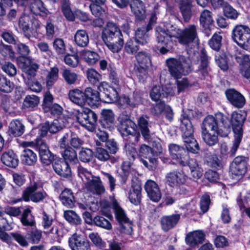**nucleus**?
Wrapping results in <instances>:
<instances>
[{
  "label": "nucleus",
  "instance_id": "f257e3e1",
  "mask_svg": "<svg viewBox=\"0 0 250 250\" xmlns=\"http://www.w3.org/2000/svg\"><path fill=\"white\" fill-rule=\"evenodd\" d=\"M156 36L158 43L162 45L159 52L163 55L172 51L177 41L183 45L199 41L197 26L194 24L189 25L183 29L171 26L166 30L158 26L156 28Z\"/></svg>",
  "mask_w": 250,
  "mask_h": 250
},
{
  "label": "nucleus",
  "instance_id": "f03ea898",
  "mask_svg": "<svg viewBox=\"0 0 250 250\" xmlns=\"http://www.w3.org/2000/svg\"><path fill=\"white\" fill-rule=\"evenodd\" d=\"M202 130L204 142L209 146H214L218 141V135L226 137L230 132L228 118L221 112L214 116H208L204 120Z\"/></svg>",
  "mask_w": 250,
  "mask_h": 250
},
{
  "label": "nucleus",
  "instance_id": "7ed1b4c3",
  "mask_svg": "<svg viewBox=\"0 0 250 250\" xmlns=\"http://www.w3.org/2000/svg\"><path fill=\"white\" fill-rule=\"evenodd\" d=\"M18 65L22 69L24 82L28 88L35 92H40L42 85L35 79L36 72L39 68L38 64L30 59L21 58L18 60Z\"/></svg>",
  "mask_w": 250,
  "mask_h": 250
},
{
  "label": "nucleus",
  "instance_id": "20e7f679",
  "mask_svg": "<svg viewBox=\"0 0 250 250\" xmlns=\"http://www.w3.org/2000/svg\"><path fill=\"white\" fill-rule=\"evenodd\" d=\"M180 127L183 133V139L187 150L193 153H197L199 147L196 140L193 138V125L187 114L183 113L180 117Z\"/></svg>",
  "mask_w": 250,
  "mask_h": 250
},
{
  "label": "nucleus",
  "instance_id": "39448f33",
  "mask_svg": "<svg viewBox=\"0 0 250 250\" xmlns=\"http://www.w3.org/2000/svg\"><path fill=\"white\" fill-rule=\"evenodd\" d=\"M166 62L170 75L175 79L188 75L191 70L190 60L184 56L170 58L167 59Z\"/></svg>",
  "mask_w": 250,
  "mask_h": 250
},
{
  "label": "nucleus",
  "instance_id": "423d86ee",
  "mask_svg": "<svg viewBox=\"0 0 250 250\" xmlns=\"http://www.w3.org/2000/svg\"><path fill=\"white\" fill-rule=\"evenodd\" d=\"M78 174L90 191L98 195L104 193L105 188L99 177L93 176L90 171L81 166L78 167Z\"/></svg>",
  "mask_w": 250,
  "mask_h": 250
},
{
  "label": "nucleus",
  "instance_id": "0eeeda50",
  "mask_svg": "<svg viewBox=\"0 0 250 250\" xmlns=\"http://www.w3.org/2000/svg\"><path fill=\"white\" fill-rule=\"evenodd\" d=\"M233 41L242 48L250 51V28L244 25H237L232 32Z\"/></svg>",
  "mask_w": 250,
  "mask_h": 250
},
{
  "label": "nucleus",
  "instance_id": "6e6552de",
  "mask_svg": "<svg viewBox=\"0 0 250 250\" xmlns=\"http://www.w3.org/2000/svg\"><path fill=\"white\" fill-rule=\"evenodd\" d=\"M46 196V193L42 187L36 182L31 183L22 193V198L26 202L38 203L42 201Z\"/></svg>",
  "mask_w": 250,
  "mask_h": 250
},
{
  "label": "nucleus",
  "instance_id": "1a4fd4ad",
  "mask_svg": "<svg viewBox=\"0 0 250 250\" xmlns=\"http://www.w3.org/2000/svg\"><path fill=\"white\" fill-rule=\"evenodd\" d=\"M76 117L78 122L88 130L92 131L94 130L97 116L93 111L89 108L83 109L78 111Z\"/></svg>",
  "mask_w": 250,
  "mask_h": 250
},
{
  "label": "nucleus",
  "instance_id": "9d476101",
  "mask_svg": "<svg viewBox=\"0 0 250 250\" xmlns=\"http://www.w3.org/2000/svg\"><path fill=\"white\" fill-rule=\"evenodd\" d=\"M118 121V130L122 136L132 135L136 133V125L130 119L128 115L125 113L120 114Z\"/></svg>",
  "mask_w": 250,
  "mask_h": 250
},
{
  "label": "nucleus",
  "instance_id": "9b49d317",
  "mask_svg": "<svg viewBox=\"0 0 250 250\" xmlns=\"http://www.w3.org/2000/svg\"><path fill=\"white\" fill-rule=\"evenodd\" d=\"M169 151L174 164L181 166H185L187 164L188 156V153L183 147L176 144H170L169 146Z\"/></svg>",
  "mask_w": 250,
  "mask_h": 250
},
{
  "label": "nucleus",
  "instance_id": "f8f14e48",
  "mask_svg": "<svg viewBox=\"0 0 250 250\" xmlns=\"http://www.w3.org/2000/svg\"><path fill=\"white\" fill-rule=\"evenodd\" d=\"M247 163V158L242 156H237L233 160L229 168V172L233 178L241 177L245 173Z\"/></svg>",
  "mask_w": 250,
  "mask_h": 250
},
{
  "label": "nucleus",
  "instance_id": "ddd939ff",
  "mask_svg": "<svg viewBox=\"0 0 250 250\" xmlns=\"http://www.w3.org/2000/svg\"><path fill=\"white\" fill-rule=\"evenodd\" d=\"M235 56L236 60L240 64L239 71L241 75L250 83V60L249 56L239 52Z\"/></svg>",
  "mask_w": 250,
  "mask_h": 250
},
{
  "label": "nucleus",
  "instance_id": "4468645a",
  "mask_svg": "<svg viewBox=\"0 0 250 250\" xmlns=\"http://www.w3.org/2000/svg\"><path fill=\"white\" fill-rule=\"evenodd\" d=\"M246 113L243 111H234L231 115L230 121H229L230 126H232L234 134L243 135L242 126L246 119ZM228 120H229L228 119ZM231 128V127H230Z\"/></svg>",
  "mask_w": 250,
  "mask_h": 250
},
{
  "label": "nucleus",
  "instance_id": "2eb2a0df",
  "mask_svg": "<svg viewBox=\"0 0 250 250\" xmlns=\"http://www.w3.org/2000/svg\"><path fill=\"white\" fill-rule=\"evenodd\" d=\"M123 38V35L119 27L112 22H108L103 29L102 39L104 42L113 41L114 39Z\"/></svg>",
  "mask_w": 250,
  "mask_h": 250
},
{
  "label": "nucleus",
  "instance_id": "dca6fc26",
  "mask_svg": "<svg viewBox=\"0 0 250 250\" xmlns=\"http://www.w3.org/2000/svg\"><path fill=\"white\" fill-rule=\"evenodd\" d=\"M139 154L141 157H143L149 161L148 162L143 159H141L144 165L149 169H152L157 163V159L153 151L151 148L146 145H142L139 149Z\"/></svg>",
  "mask_w": 250,
  "mask_h": 250
},
{
  "label": "nucleus",
  "instance_id": "f3484780",
  "mask_svg": "<svg viewBox=\"0 0 250 250\" xmlns=\"http://www.w3.org/2000/svg\"><path fill=\"white\" fill-rule=\"evenodd\" d=\"M98 90L104 94L105 102L108 103H114L119 99V94L115 88L110 86L105 82L100 83L98 86Z\"/></svg>",
  "mask_w": 250,
  "mask_h": 250
},
{
  "label": "nucleus",
  "instance_id": "a211bd4d",
  "mask_svg": "<svg viewBox=\"0 0 250 250\" xmlns=\"http://www.w3.org/2000/svg\"><path fill=\"white\" fill-rule=\"evenodd\" d=\"M188 176L183 171H173L166 176V183L171 187H177L185 184Z\"/></svg>",
  "mask_w": 250,
  "mask_h": 250
},
{
  "label": "nucleus",
  "instance_id": "6ab92c4d",
  "mask_svg": "<svg viewBox=\"0 0 250 250\" xmlns=\"http://www.w3.org/2000/svg\"><path fill=\"white\" fill-rule=\"evenodd\" d=\"M68 243L72 250H91L87 240L77 234H73L69 238Z\"/></svg>",
  "mask_w": 250,
  "mask_h": 250
},
{
  "label": "nucleus",
  "instance_id": "aec40b11",
  "mask_svg": "<svg viewBox=\"0 0 250 250\" xmlns=\"http://www.w3.org/2000/svg\"><path fill=\"white\" fill-rule=\"evenodd\" d=\"M145 189L148 196L152 201L158 202L161 199L162 194L160 188L154 181L147 180L145 185Z\"/></svg>",
  "mask_w": 250,
  "mask_h": 250
},
{
  "label": "nucleus",
  "instance_id": "412c9836",
  "mask_svg": "<svg viewBox=\"0 0 250 250\" xmlns=\"http://www.w3.org/2000/svg\"><path fill=\"white\" fill-rule=\"evenodd\" d=\"M226 95L229 102L237 108L242 107L245 104L246 101L244 97L234 89L226 90Z\"/></svg>",
  "mask_w": 250,
  "mask_h": 250
},
{
  "label": "nucleus",
  "instance_id": "4be33fe9",
  "mask_svg": "<svg viewBox=\"0 0 250 250\" xmlns=\"http://www.w3.org/2000/svg\"><path fill=\"white\" fill-rule=\"evenodd\" d=\"M175 94V92L172 89H170V86L164 88L160 86H155L153 87L150 93V96L154 101H158L162 98Z\"/></svg>",
  "mask_w": 250,
  "mask_h": 250
},
{
  "label": "nucleus",
  "instance_id": "5701e85b",
  "mask_svg": "<svg viewBox=\"0 0 250 250\" xmlns=\"http://www.w3.org/2000/svg\"><path fill=\"white\" fill-rule=\"evenodd\" d=\"M84 99V104L86 103L92 107H97L101 103L99 92L91 87L85 89Z\"/></svg>",
  "mask_w": 250,
  "mask_h": 250
},
{
  "label": "nucleus",
  "instance_id": "b1692460",
  "mask_svg": "<svg viewBox=\"0 0 250 250\" xmlns=\"http://www.w3.org/2000/svg\"><path fill=\"white\" fill-rule=\"evenodd\" d=\"M130 7L136 18L139 20H144L146 17V7L141 0H131Z\"/></svg>",
  "mask_w": 250,
  "mask_h": 250
},
{
  "label": "nucleus",
  "instance_id": "393cba45",
  "mask_svg": "<svg viewBox=\"0 0 250 250\" xmlns=\"http://www.w3.org/2000/svg\"><path fill=\"white\" fill-rule=\"evenodd\" d=\"M180 218V215L174 214L163 216L161 218V225L164 231H167L173 229L177 224Z\"/></svg>",
  "mask_w": 250,
  "mask_h": 250
},
{
  "label": "nucleus",
  "instance_id": "a878e982",
  "mask_svg": "<svg viewBox=\"0 0 250 250\" xmlns=\"http://www.w3.org/2000/svg\"><path fill=\"white\" fill-rule=\"evenodd\" d=\"M205 238L203 231L197 230L188 233L186 237V241L190 246H195L202 243Z\"/></svg>",
  "mask_w": 250,
  "mask_h": 250
},
{
  "label": "nucleus",
  "instance_id": "bb28decb",
  "mask_svg": "<svg viewBox=\"0 0 250 250\" xmlns=\"http://www.w3.org/2000/svg\"><path fill=\"white\" fill-rule=\"evenodd\" d=\"M115 115L111 110L104 109L102 112L101 124L104 128L111 130L114 128Z\"/></svg>",
  "mask_w": 250,
  "mask_h": 250
},
{
  "label": "nucleus",
  "instance_id": "cd10ccee",
  "mask_svg": "<svg viewBox=\"0 0 250 250\" xmlns=\"http://www.w3.org/2000/svg\"><path fill=\"white\" fill-rule=\"evenodd\" d=\"M55 171L59 175L63 177H68L71 175V169L67 162L61 160H56L53 164Z\"/></svg>",
  "mask_w": 250,
  "mask_h": 250
},
{
  "label": "nucleus",
  "instance_id": "c85d7f7f",
  "mask_svg": "<svg viewBox=\"0 0 250 250\" xmlns=\"http://www.w3.org/2000/svg\"><path fill=\"white\" fill-rule=\"evenodd\" d=\"M188 165L190 169V178L193 180L199 179L202 176L203 173V170L201 166L194 159H189Z\"/></svg>",
  "mask_w": 250,
  "mask_h": 250
},
{
  "label": "nucleus",
  "instance_id": "c756f323",
  "mask_svg": "<svg viewBox=\"0 0 250 250\" xmlns=\"http://www.w3.org/2000/svg\"><path fill=\"white\" fill-rule=\"evenodd\" d=\"M85 91L84 92L78 89L74 88L69 91L68 97L70 100L80 106H83L84 104Z\"/></svg>",
  "mask_w": 250,
  "mask_h": 250
},
{
  "label": "nucleus",
  "instance_id": "7c9ffc66",
  "mask_svg": "<svg viewBox=\"0 0 250 250\" xmlns=\"http://www.w3.org/2000/svg\"><path fill=\"white\" fill-rule=\"evenodd\" d=\"M1 160L5 165L11 167H16L19 161L17 155L12 150H8L3 153Z\"/></svg>",
  "mask_w": 250,
  "mask_h": 250
},
{
  "label": "nucleus",
  "instance_id": "2f4dec72",
  "mask_svg": "<svg viewBox=\"0 0 250 250\" xmlns=\"http://www.w3.org/2000/svg\"><path fill=\"white\" fill-rule=\"evenodd\" d=\"M24 132V126L18 120L12 121L9 124L8 133L14 137L21 136Z\"/></svg>",
  "mask_w": 250,
  "mask_h": 250
},
{
  "label": "nucleus",
  "instance_id": "473e14b6",
  "mask_svg": "<svg viewBox=\"0 0 250 250\" xmlns=\"http://www.w3.org/2000/svg\"><path fill=\"white\" fill-rule=\"evenodd\" d=\"M200 22L205 30H210L213 24V20L210 11L204 10L200 15Z\"/></svg>",
  "mask_w": 250,
  "mask_h": 250
},
{
  "label": "nucleus",
  "instance_id": "72a5a7b5",
  "mask_svg": "<svg viewBox=\"0 0 250 250\" xmlns=\"http://www.w3.org/2000/svg\"><path fill=\"white\" fill-rule=\"evenodd\" d=\"M37 161L36 154L32 150L25 148L21 155V161L22 164L28 165H34Z\"/></svg>",
  "mask_w": 250,
  "mask_h": 250
},
{
  "label": "nucleus",
  "instance_id": "f704fd0d",
  "mask_svg": "<svg viewBox=\"0 0 250 250\" xmlns=\"http://www.w3.org/2000/svg\"><path fill=\"white\" fill-rule=\"evenodd\" d=\"M137 124L143 136L145 139L148 138L150 133L148 118L146 116L140 117L137 120Z\"/></svg>",
  "mask_w": 250,
  "mask_h": 250
},
{
  "label": "nucleus",
  "instance_id": "c9c22d12",
  "mask_svg": "<svg viewBox=\"0 0 250 250\" xmlns=\"http://www.w3.org/2000/svg\"><path fill=\"white\" fill-rule=\"evenodd\" d=\"M141 186L139 183L132 185V189L129 194V199L130 202L134 205H138L141 201Z\"/></svg>",
  "mask_w": 250,
  "mask_h": 250
},
{
  "label": "nucleus",
  "instance_id": "e433bc0d",
  "mask_svg": "<svg viewBox=\"0 0 250 250\" xmlns=\"http://www.w3.org/2000/svg\"><path fill=\"white\" fill-rule=\"evenodd\" d=\"M81 57L89 65L95 64L100 59L99 54L95 51L83 50L81 52Z\"/></svg>",
  "mask_w": 250,
  "mask_h": 250
},
{
  "label": "nucleus",
  "instance_id": "4c0bfd02",
  "mask_svg": "<svg viewBox=\"0 0 250 250\" xmlns=\"http://www.w3.org/2000/svg\"><path fill=\"white\" fill-rule=\"evenodd\" d=\"M136 59L140 67L143 69L147 68L151 66L150 55L146 52H139L136 56Z\"/></svg>",
  "mask_w": 250,
  "mask_h": 250
},
{
  "label": "nucleus",
  "instance_id": "58836bf2",
  "mask_svg": "<svg viewBox=\"0 0 250 250\" xmlns=\"http://www.w3.org/2000/svg\"><path fill=\"white\" fill-rule=\"evenodd\" d=\"M60 199L63 205L72 208L74 206V197L71 190L65 189L60 195Z\"/></svg>",
  "mask_w": 250,
  "mask_h": 250
},
{
  "label": "nucleus",
  "instance_id": "ea45409f",
  "mask_svg": "<svg viewBox=\"0 0 250 250\" xmlns=\"http://www.w3.org/2000/svg\"><path fill=\"white\" fill-rule=\"evenodd\" d=\"M149 30L144 26L138 28L135 32V40L142 45L147 43L149 41V36L147 32Z\"/></svg>",
  "mask_w": 250,
  "mask_h": 250
},
{
  "label": "nucleus",
  "instance_id": "a19ab883",
  "mask_svg": "<svg viewBox=\"0 0 250 250\" xmlns=\"http://www.w3.org/2000/svg\"><path fill=\"white\" fill-rule=\"evenodd\" d=\"M59 78V69L56 67H52L48 72L45 78L46 85L50 88L56 82Z\"/></svg>",
  "mask_w": 250,
  "mask_h": 250
},
{
  "label": "nucleus",
  "instance_id": "79ce46f5",
  "mask_svg": "<svg viewBox=\"0 0 250 250\" xmlns=\"http://www.w3.org/2000/svg\"><path fill=\"white\" fill-rule=\"evenodd\" d=\"M62 77L67 84H75L78 81V75L74 71L64 69L62 72Z\"/></svg>",
  "mask_w": 250,
  "mask_h": 250
},
{
  "label": "nucleus",
  "instance_id": "37998d69",
  "mask_svg": "<svg viewBox=\"0 0 250 250\" xmlns=\"http://www.w3.org/2000/svg\"><path fill=\"white\" fill-rule=\"evenodd\" d=\"M75 41L79 46H86L89 42V37L86 31L83 30L77 31L75 35Z\"/></svg>",
  "mask_w": 250,
  "mask_h": 250
},
{
  "label": "nucleus",
  "instance_id": "c03bdc74",
  "mask_svg": "<svg viewBox=\"0 0 250 250\" xmlns=\"http://www.w3.org/2000/svg\"><path fill=\"white\" fill-rule=\"evenodd\" d=\"M30 9L36 15H44L48 12L41 0H34L30 5Z\"/></svg>",
  "mask_w": 250,
  "mask_h": 250
},
{
  "label": "nucleus",
  "instance_id": "a18cd8bd",
  "mask_svg": "<svg viewBox=\"0 0 250 250\" xmlns=\"http://www.w3.org/2000/svg\"><path fill=\"white\" fill-rule=\"evenodd\" d=\"M117 41L112 42V41H107L104 42L106 46L113 53H118L121 50L124 44L123 37H121L117 39Z\"/></svg>",
  "mask_w": 250,
  "mask_h": 250
},
{
  "label": "nucleus",
  "instance_id": "49530a36",
  "mask_svg": "<svg viewBox=\"0 0 250 250\" xmlns=\"http://www.w3.org/2000/svg\"><path fill=\"white\" fill-rule=\"evenodd\" d=\"M180 9L185 21H188L191 15V2L190 0H182Z\"/></svg>",
  "mask_w": 250,
  "mask_h": 250
},
{
  "label": "nucleus",
  "instance_id": "de8ad7c7",
  "mask_svg": "<svg viewBox=\"0 0 250 250\" xmlns=\"http://www.w3.org/2000/svg\"><path fill=\"white\" fill-rule=\"evenodd\" d=\"M113 207L114 210L116 218L120 224L126 222V221L129 220L125 211L116 202L113 203Z\"/></svg>",
  "mask_w": 250,
  "mask_h": 250
},
{
  "label": "nucleus",
  "instance_id": "09e8293b",
  "mask_svg": "<svg viewBox=\"0 0 250 250\" xmlns=\"http://www.w3.org/2000/svg\"><path fill=\"white\" fill-rule=\"evenodd\" d=\"M21 222L24 226H33L35 223L34 218L31 214V210L27 208L24 209L21 217Z\"/></svg>",
  "mask_w": 250,
  "mask_h": 250
},
{
  "label": "nucleus",
  "instance_id": "8fccbe9b",
  "mask_svg": "<svg viewBox=\"0 0 250 250\" xmlns=\"http://www.w3.org/2000/svg\"><path fill=\"white\" fill-rule=\"evenodd\" d=\"M64 150L62 154L65 160V162H74L77 161V156L76 151L71 147H67L64 148Z\"/></svg>",
  "mask_w": 250,
  "mask_h": 250
},
{
  "label": "nucleus",
  "instance_id": "3c124183",
  "mask_svg": "<svg viewBox=\"0 0 250 250\" xmlns=\"http://www.w3.org/2000/svg\"><path fill=\"white\" fill-rule=\"evenodd\" d=\"M139 42L135 40L129 39L127 40L124 47L125 51L129 54H133L139 50Z\"/></svg>",
  "mask_w": 250,
  "mask_h": 250
},
{
  "label": "nucleus",
  "instance_id": "603ef678",
  "mask_svg": "<svg viewBox=\"0 0 250 250\" xmlns=\"http://www.w3.org/2000/svg\"><path fill=\"white\" fill-rule=\"evenodd\" d=\"M62 11L65 18L69 21H72L75 17L69 5V0H62Z\"/></svg>",
  "mask_w": 250,
  "mask_h": 250
},
{
  "label": "nucleus",
  "instance_id": "864d4df0",
  "mask_svg": "<svg viewBox=\"0 0 250 250\" xmlns=\"http://www.w3.org/2000/svg\"><path fill=\"white\" fill-rule=\"evenodd\" d=\"M14 87L13 83L6 77L0 76V90L4 92H10Z\"/></svg>",
  "mask_w": 250,
  "mask_h": 250
},
{
  "label": "nucleus",
  "instance_id": "5fc2aeb1",
  "mask_svg": "<svg viewBox=\"0 0 250 250\" xmlns=\"http://www.w3.org/2000/svg\"><path fill=\"white\" fill-rule=\"evenodd\" d=\"M39 103V98L34 95H28L25 98L23 105L26 108H33Z\"/></svg>",
  "mask_w": 250,
  "mask_h": 250
},
{
  "label": "nucleus",
  "instance_id": "6e6d98bb",
  "mask_svg": "<svg viewBox=\"0 0 250 250\" xmlns=\"http://www.w3.org/2000/svg\"><path fill=\"white\" fill-rule=\"evenodd\" d=\"M53 47L58 55H63L66 51L65 45L64 41L59 38L55 39L53 43Z\"/></svg>",
  "mask_w": 250,
  "mask_h": 250
},
{
  "label": "nucleus",
  "instance_id": "4d7b16f0",
  "mask_svg": "<svg viewBox=\"0 0 250 250\" xmlns=\"http://www.w3.org/2000/svg\"><path fill=\"white\" fill-rule=\"evenodd\" d=\"M93 222L96 226L106 229L110 230L112 229L111 223L102 216H95L93 219Z\"/></svg>",
  "mask_w": 250,
  "mask_h": 250
},
{
  "label": "nucleus",
  "instance_id": "13d9d810",
  "mask_svg": "<svg viewBox=\"0 0 250 250\" xmlns=\"http://www.w3.org/2000/svg\"><path fill=\"white\" fill-rule=\"evenodd\" d=\"M224 15L231 20H236L239 16V13L229 4H225L223 7Z\"/></svg>",
  "mask_w": 250,
  "mask_h": 250
},
{
  "label": "nucleus",
  "instance_id": "bf43d9fd",
  "mask_svg": "<svg viewBox=\"0 0 250 250\" xmlns=\"http://www.w3.org/2000/svg\"><path fill=\"white\" fill-rule=\"evenodd\" d=\"M64 217L68 222L72 224H80L81 221V218L72 210L64 211Z\"/></svg>",
  "mask_w": 250,
  "mask_h": 250
},
{
  "label": "nucleus",
  "instance_id": "052dcab7",
  "mask_svg": "<svg viewBox=\"0 0 250 250\" xmlns=\"http://www.w3.org/2000/svg\"><path fill=\"white\" fill-rule=\"evenodd\" d=\"M177 90H176V88L175 87L174 89L173 88V87H171L170 86V89H172L173 90L175 91V94H179L180 92H182L183 91H184L185 90H187L190 86V84L186 78H184L181 80L177 81Z\"/></svg>",
  "mask_w": 250,
  "mask_h": 250
},
{
  "label": "nucleus",
  "instance_id": "680f3d73",
  "mask_svg": "<svg viewBox=\"0 0 250 250\" xmlns=\"http://www.w3.org/2000/svg\"><path fill=\"white\" fill-rule=\"evenodd\" d=\"M88 81L92 83H96L101 79V75L94 69H88L86 71Z\"/></svg>",
  "mask_w": 250,
  "mask_h": 250
},
{
  "label": "nucleus",
  "instance_id": "e2e57ef3",
  "mask_svg": "<svg viewBox=\"0 0 250 250\" xmlns=\"http://www.w3.org/2000/svg\"><path fill=\"white\" fill-rule=\"evenodd\" d=\"M93 151L89 148H82L79 153V158L83 162H88L93 158Z\"/></svg>",
  "mask_w": 250,
  "mask_h": 250
},
{
  "label": "nucleus",
  "instance_id": "0e129e2a",
  "mask_svg": "<svg viewBox=\"0 0 250 250\" xmlns=\"http://www.w3.org/2000/svg\"><path fill=\"white\" fill-rule=\"evenodd\" d=\"M0 53L4 57L11 59L15 57L14 52L12 50L10 46L5 45L2 42L0 43Z\"/></svg>",
  "mask_w": 250,
  "mask_h": 250
},
{
  "label": "nucleus",
  "instance_id": "69168bd1",
  "mask_svg": "<svg viewBox=\"0 0 250 250\" xmlns=\"http://www.w3.org/2000/svg\"><path fill=\"white\" fill-rule=\"evenodd\" d=\"M222 37L218 34H214L209 41L210 47L215 50H218L221 46Z\"/></svg>",
  "mask_w": 250,
  "mask_h": 250
},
{
  "label": "nucleus",
  "instance_id": "338daca9",
  "mask_svg": "<svg viewBox=\"0 0 250 250\" xmlns=\"http://www.w3.org/2000/svg\"><path fill=\"white\" fill-rule=\"evenodd\" d=\"M89 238L92 242L97 247L103 248L105 247L104 242L97 232H91L89 235Z\"/></svg>",
  "mask_w": 250,
  "mask_h": 250
},
{
  "label": "nucleus",
  "instance_id": "774afa93",
  "mask_svg": "<svg viewBox=\"0 0 250 250\" xmlns=\"http://www.w3.org/2000/svg\"><path fill=\"white\" fill-rule=\"evenodd\" d=\"M2 70L10 76L16 74L17 69L15 66L10 62H6L1 65Z\"/></svg>",
  "mask_w": 250,
  "mask_h": 250
}]
</instances>
